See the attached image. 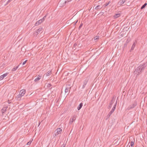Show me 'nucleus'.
<instances>
[{"label": "nucleus", "mask_w": 147, "mask_h": 147, "mask_svg": "<svg viewBox=\"0 0 147 147\" xmlns=\"http://www.w3.org/2000/svg\"><path fill=\"white\" fill-rule=\"evenodd\" d=\"M145 67L144 64H140L135 69L134 73V74L136 75V77L140 75L144 71Z\"/></svg>", "instance_id": "1"}, {"label": "nucleus", "mask_w": 147, "mask_h": 147, "mask_svg": "<svg viewBox=\"0 0 147 147\" xmlns=\"http://www.w3.org/2000/svg\"><path fill=\"white\" fill-rule=\"evenodd\" d=\"M71 88V86H70V84L67 85L66 86L65 89V93H67L68 92L67 94V95L69 94V93L70 92Z\"/></svg>", "instance_id": "2"}, {"label": "nucleus", "mask_w": 147, "mask_h": 147, "mask_svg": "<svg viewBox=\"0 0 147 147\" xmlns=\"http://www.w3.org/2000/svg\"><path fill=\"white\" fill-rule=\"evenodd\" d=\"M67 2L68 1L67 0H60L58 3V5L60 7H63L65 5Z\"/></svg>", "instance_id": "3"}, {"label": "nucleus", "mask_w": 147, "mask_h": 147, "mask_svg": "<svg viewBox=\"0 0 147 147\" xmlns=\"http://www.w3.org/2000/svg\"><path fill=\"white\" fill-rule=\"evenodd\" d=\"M137 105L136 102H134L132 105H129L127 108V110H129L132 109L134 108Z\"/></svg>", "instance_id": "4"}, {"label": "nucleus", "mask_w": 147, "mask_h": 147, "mask_svg": "<svg viewBox=\"0 0 147 147\" xmlns=\"http://www.w3.org/2000/svg\"><path fill=\"white\" fill-rule=\"evenodd\" d=\"M62 129L60 128H57L55 131V135L56 136L58 135L59 134H61L62 132Z\"/></svg>", "instance_id": "5"}, {"label": "nucleus", "mask_w": 147, "mask_h": 147, "mask_svg": "<svg viewBox=\"0 0 147 147\" xmlns=\"http://www.w3.org/2000/svg\"><path fill=\"white\" fill-rule=\"evenodd\" d=\"M26 91L25 89H22L20 91L19 94H20L21 96H23L25 94Z\"/></svg>", "instance_id": "6"}, {"label": "nucleus", "mask_w": 147, "mask_h": 147, "mask_svg": "<svg viewBox=\"0 0 147 147\" xmlns=\"http://www.w3.org/2000/svg\"><path fill=\"white\" fill-rule=\"evenodd\" d=\"M76 119V116L75 115H74L72 117V119H70L69 122V123L70 124H71L73 122V121H75Z\"/></svg>", "instance_id": "7"}, {"label": "nucleus", "mask_w": 147, "mask_h": 147, "mask_svg": "<svg viewBox=\"0 0 147 147\" xmlns=\"http://www.w3.org/2000/svg\"><path fill=\"white\" fill-rule=\"evenodd\" d=\"M8 74V73H6L1 76H0V80H3L5 77H6Z\"/></svg>", "instance_id": "8"}, {"label": "nucleus", "mask_w": 147, "mask_h": 147, "mask_svg": "<svg viewBox=\"0 0 147 147\" xmlns=\"http://www.w3.org/2000/svg\"><path fill=\"white\" fill-rule=\"evenodd\" d=\"M117 103V102L116 101V103H115V105H114L113 108H112L111 110L109 112L111 114H112V113L114 112V111L116 108V106Z\"/></svg>", "instance_id": "9"}, {"label": "nucleus", "mask_w": 147, "mask_h": 147, "mask_svg": "<svg viewBox=\"0 0 147 147\" xmlns=\"http://www.w3.org/2000/svg\"><path fill=\"white\" fill-rule=\"evenodd\" d=\"M41 78V75H38L37 77L36 78L34 81L35 82H38Z\"/></svg>", "instance_id": "10"}, {"label": "nucleus", "mask_w": 147, "mask_h": 147, "mask_svg": "<svg viewBox=\"0 0 147 147\" xmlns=\"http://www.w3.org/2000/svg\"><path fill=\"white\" fill-rule=\"evenodd\" d=\"M88 82V79H86L83 82V85L82 86V88H84L86 85V84Z\"/></svg>", "instance_id": "11"}, {"label": "nucleus", "mask_w": 147, "mask_h": 147, "mask_svg": "<svg viewBox=\"0 0 147 147\" xmlns=\"http://www.w3.org/2000/svg\"><path fill=\"white\" fill-rule=\"evenodd\" d=\"M7 108V107H4L1 110V111L3 115V114L6 111Z\"/></svg>", "instance_id": "12"}, {"label": "nucleus", "mask_w": 147, "mask_h": 147, "mask_svg": "<svg viewBox=\"0 0 147 147\" xmlns=\"http://www.w3.org/2000/svg\"><path fill=\"white\" fill-rule=\"evenodd\" d=\"M126 1V0H120L118 4L120 5L123 4Z\"/></svg>", "instance_id": "13"}, {"label": "nucleus", "mask_w": 147, "mask_h": 147, "mask_svg": "<svg viewBox=\"0 0 147 147\" xmlns=\"http://www.w3.org/2000/svg\"><path fill=\"white\" fill-rule=\"evenodd\" d=\"M121 14L120 13L115 14L113 16L114 18H117L120 16Z\"/></svg>", "instance_id": "14"}, {"label": "nucleus", "mask_w": 147, "mask_h": 147, "mask_svg": "<svg viewBox=\"0 0 147 147\" xmlns=\"http://www.w3.org/2000/svg\"><path fill=\"white\" fill-rule=\"evenodd\" d=\"M22 96L20 94H19L16 97V98L17 100H20Z\"/></svg>", "instance_id": "15"}, {"label": "nucleus", "mask_w": 147, "mask_h": 147, "mask_svg": "<svg viewBox=\"0 0 147 147\" xmlns=\"http://www.w3.org/2000/svg\"><path fill=\"white\" fill-rule=\"evenodd\" d=\"M83 104L82 102L81 103L79 104V105H78L77 107V109L78 110H79L83 106Z\"/></svg>", "instance_id": "16"}, {"label": "nucleus", "mask_w": 147, "mask_h": 147, "mask_svg": "<svg viewBox=\"0 0 147 147\" xmlns=\"http://www.w3.org/2000/svg\"><path fill=\"white\" fill-rule=\"evenodd\" d=\"M136 46V43L135 42H134L130 49V51H131L134 49Z\"/></svg>", "instance_id": "17"}, {"label": "nucleus", "mask_w": 147, "mask_h": 147, "mask_svg": "<svg viewBox=\"0 0 147 147\" xmlns=\"http://www.w3.org/2000/svg\"><path fill=\"white\" fill-rule=\"evenodd\" d=\"M144 78V76L142 75H141L140 76V77L138 78V80H141V81L143 80Z\"/></svg>", "instance_id": "18"}, {"label": "nucleus", "mask_w": 147, "mask_h": 147, "mask_svg": "<svg viewBox=\"0 0 147 147\" xmlns=\"http://www.w3.org/2000/svg\"><path fill=\"white\" fill-rule=\"evenodd\" d=\"M102 7H101L100 6V5H99L96 6L95 7L94 9L96 10H99L101 9Z\"/></svg>", "instance_id": "19"}, {"label": "nucleus", "mask_w": 147, "mask_h": 147, "mask_svg": "<svg viewBox=\"0 0 147 147\" xmlns=\"http://www.w3.org/2000/svg\"><path fill=\"white\" fill-rule=\"evenodd\" d=\"M111 3L110 1H109L107 3H106L105 4H104L102 7H104L105 8V7L106 6L108 5Z\"/></svg>", "instance_id": "20"}, {"label": "nucleus", "mask_w": 147, "mask_h": 147, "mask_svg": "<svg viewBox=\"0 0 147 147\" xmlns=\"http://www.w3.org/2000/svg\"><path fill=\"white\" fill-rule=\"evenodd\" d=\"M41 22L40 21V20H39L37 22H36L35 24V26H37L40 24Z\"/></svg>", "instance_id": "21"}, {"label": "nucleus", "mask_w": 147, "mask_h": 147, "mask_svg": "<svg viewBox=\"0 0 147 147\" xmlns=\"http://www.w3.org/2000/svg\"><path fill=\"white\" fill-rule=\"evenodd\" d=\"M147 5V3H145L141 7V9H142L144 8Z\"/></svg>", "instance_id": "22"}, {"label": "nucleus", "mask_w": 147, "mask_h": 147, "mask_svg": "<svg viewBox=\"0 0 147 147\" xmlns=\"http://www.w3.org/2000/svg\"><path fill=\"white\" fill-rule=\"evenodd\" d=\"M42 30V28H40L37 30V31L39 33H41V31Z\"/></svg>", "instance_id": "23"}, {"label": "nucleus", "mask_w": 147, "mask_h": 147, "mask_svg": "<svg viewBox=\"0 0 147 147\" xmlns=\"http://www.w3.org/2000/svg\"><path fill=\"white\" fill-rule=\"evenodd\" d=\"M52 73L51 71H49L46 73V76H49Z\"/></svg>", "instance_id": "24"}, {"label": "nucleus", "mask_w": 147, "mask_h": 147, "mask_svg": "<svg viewBox=\"0 0 147 147\" xmlns=\"http://www.w3.org/2000/svg\"><path fill=\"white\" fill-rule=\"evenodd\" d=\"M19 65L16 66V67L13 68L12 69V71H15L18 67Z\"/></svg>", "instance_id": "25"}, {"label": "nucleus", "mask_w": 147, "mask_h": 147, "mask_svg": "<svg viewBox=\"0 0 147 147\" xmlns=\"http://www.w3.org/2000/svg\"><path fill=\"white\" fill-rule=\"evenodd\" d=\"M128 43V42H127V41H126V42L124 44L123 46V48H126V47L127 45V43Z\"/></svg>", "instance_id": "26"}, {"label": "nucleus", "mask_w": 147, "mask_h": 147, "mask_svg": "<svg viewBox=\"0 0 147 147\" xmlns=\"http://www.w3.org/2000/svg\"><path fill=\"white\" fill-rule=\"evenodd\" d=\"M115 98H114V97H113L112 98L110 102H111V103H114V102H115Z\"/></svg>", "instance_id": "27"}, {"label": "nucleus", "mask_w": 147, "mask_h": 147, "mask_svg": "<svg viewBox=\"0 0 147 147\" xmlns=\"http://www.w3.org/2000/svg\"><path fill=\"white\" fill-rule=\"evenodd\" d=\"M134 144V141H131V142L130 145L131 147H133Z\"/></svg>", "instance_id": "28"}, {"label": "nucleus", "mask_w": 147, "mask_h": 147, "mask_svg": "<svg viewBox=\"0 0 147 147\" xmlns=\"http://www.w3.org/2000/svg\"><path fill=\"white\" fill-rule=\"evenodd\" d=\"M113 104V103H111L110 102L109 106L108 107V109H110L112 107V105Z\"/></svg>", "instance_id": "29"}, {"label": "nucleus", "mask_w": 147, "mask_h": 147, "mask_svg": "<svg viewBox=\"0 0 147 147\" xmlns=\"http://www.w3.org/2000/svg\"><path fill=\"white\" fill-rule=\"evenodd\" d=\"M77 45V43L76 42L74 44V46H73V49H74V48H75V49H74V50H75V49H76V47Z\"/></svg>", "instance_id": "30"}, {"label": "nucleus", "mask_w": 147, "mask_h": 147, "mask_svg": "<svg viewBox=\"0 0 147 147\" xmlns=\"http://www.w3.org/2000/svg\"><path fill=\"white\" fill-rule=\"evenodd\" d=\"M112 114L110 113H109L107 115V118L106 119V120H107L108 118H109L110 117V116Z\"/></svg>", "instance_id": "31"}, {"label": "nucleus", "mask_w": 147, "mask_h": 147, "mask_svg": "<svg viewBox=\"0 0 147 147\" xmlns=\"http://www.w3.org/2000/svg\"><path fill=\"white\" fill-rule=\"evenodd\" d=\"M99 36H95L94 38V40H96L97 39H98L99 38Z\"/></svg>", "instance_id": "32"}, {"label": "nucleus", "mask_w": 147, "mask_h": 147, "mask_svg": "<svg viewBox=\"0 0 147 147\" xmlns=\"http://www.w3.org/2000/svg\"><path fill=\"white\" fill-rule=\"evenodd\" d=\"M39 34L38 32H37V31H35L34 33V34L35 35H37Z\"/></svg>", "instance_id": "33"}, {"label": "nucleus", "mask_w": 147, "mask_h": 147, "mask_svg": "<svg viewBox=\"0 0 147 147\" xmlns=\"http://www.w3.org/2000/svg\"><path fill=\"white\" fill-rule=\"evenodd\" d=\"M83 25V24L82 23H81L80 24V25L78 28L79 29H80V28H81V27Z\"/></svg>", "instance_id": "34"}, {"label": "nucleus", "mask_w": 147, "mask_h": 147, "mask_svg": "<svg viewBox=\"0 0 147 147\" xmlns=\"http://www.w3.org/2000/svg\"><path fill=\"white\" fill-rule=\"evenodd\" d=\"M143 64H144V66L145 67H147V61L146 62L144 63H143Z\"/></svg>", "instance_id": "35"}, {"label": "nucleus", "mask_w": 147, "mask_h": 147, "mask_svg": "<svg viewBox=\"0 0 147 147\" xmlns=\"http://www.w3.org/2000/svg\"><path fill=\"white\" fill-rule=\"evenodd\" d=\"M27 60H26L25 61H24L23 63H22V65H24V64H25L26 63V62L27 61Z\"/></svg>", "instance_id": "36"}, {"label": "nucleus", "mask_w": 147, "mask_h": 147, "mask_svg": "<svg viewBox=\"0 0 147 147\" xmlns=\"http://www.w3.org/2000/svg\"><path fill=\"white\" fill-rule=\"evenodd\" d=\"M52 85L51 84H48L47 85V87L49 88Z\"/></svg>", "instance_id": "37"}, {"label": "nucleus", "mask_w": 147, "mask_h": 147, "mask_svg": "<svg viewBox=\"0 0 147 147\" xmlns=\"http://www.w3.org/2000/svg\"><path fill=\"white\" fill-rule=\"evenodd\" d=\"M31 143V142H30V141H29V142H28L26 144V145H30Z\"/></svg>", "instance_id": "38"}, {"label": "nucleus", "mask_w": 147, "mask_h": 147, "mask_svg": "<svg viewBox=\"0 0 147 147\" xmlns=\"http://www.w3.org/2000/svg\"><path fill=\"white\" fill-rule=\"evenodd\" d=\"M12 0H8V1H7L6 4H8L9 3H10L11 1Z\"/></svg>", "instance_id": "39"}, {"label": "nucleus", "mask_w": 147, "mask_h": 147, "mask_svg": "<svg viewBox=\"0 0 147 147\" xmlns=\"http://www.w3.org/2000/svg\"><path fill=\"white\" fill-rule=\"evenodd\" d=\"M78 21V20H77L76 22H74L73 23V24L74 25H75L77 22Z\"/></svg>", "instance_id": "40"}, {"label": "nucleus", "mask_w": 147, "mask_h": 147, "mask_svg": "<svg viewBox=\"0 0 147 147\" xmlns=\"http://www.w3.org/2000/svg\"><path fill=\"white\" fill-rule=\"evenodd\" d=\"M46 16L45 15V16L43 18H42V19H43V20H44V21H45L46 18Z\"/></svg>", "instance_id": "41"}, {"label": "nucleus", "mask_w": 147, "mask_h": 147, "mask_svg": "<svg viewBox=\"0 0 147 147\" xmlns=\"http://www.w3.org/2000/svg\"><path fill=\"white\" fill-rule=\"evenodd\" d=\"M40 21L41 22V23L42 22L44 21V20H43V19H42L40 20Z\"/></svg>", "instance_id": "42"}, {"label": "nucleus", "mask_w": 147, "mask_h": 147, "mask_svg": "<svg viewBox=\"0 0 147 147\" xmlns=\"http://www.w3.org/2000/svg\"><path fill=\"white\" fill-rule=\"evenodd\" d=\"M61 147H65V145L64 144L62 145Z\"/></svg>", "instance_id": "43"}, {"label": "nucleus", "mask_w": 147, "mask_h": 147, "mask_svg": "<svg viewBox=\"0 0 147 147\" xmlns=\"http://www.w3.org/2000/svg\"><path fill=\"white\" fill-rule=\"evenodd\" d=\"M40 123H41L40 122H39V124H38V127L40 125Z\"/></svg>", "instance_id": "44"}, {"label": "nucleus", "mask_w": 147, "mask_h": 147, "mask_svg": "<svg viewBox=\"0 0 147 147\" xmlns=\"http://www.w3.org/2000/svg\"><path fill=\"white\" fill-rule=\"evenodd\" d=\"M126 41L128 42H129V41L128 40V39H127Z\"/></svg>", "instance_id": "45"}, {"label": "nucleus", "mask_w": 147, "mask_h": 147, "mask_svg": "<svg viewBox=\"0 0 147 147\" xmlns=\"http://www.w3.org/2000/svg\"><path fill=\"white\" fill-rule=\"evenodd\" d=\"M9 104L10 103V102H9L8 103Z\"/></svg>", "instance_id": "46"}, {"label": "nucleus", "mask_w": 147, "mask_h": 147, "mask_svg": "<svg viewBox=\"0 0 147 147\" xmlns=\"http://www.w3.org/2000/svg\"><path fill=\"white\" fill-rule=\"evenodd\" d=\"M9 104L10 103V102H9L8 103Z\"/></svg>", "instance_id": "47"}, {"label": "nucleus", "mask_w": 147, "mask_h": 147, "mask_svg": "<svg viewBox=\"0 0 147 147\" xmlns=\"http://www.w3.org/2000/svg\"><path fill=\"white\" fill-rule=\"evenodd\" d=\"M129 147H130V146H129Z\"/></svg>", "instance_id": "48"}]
</instances>
